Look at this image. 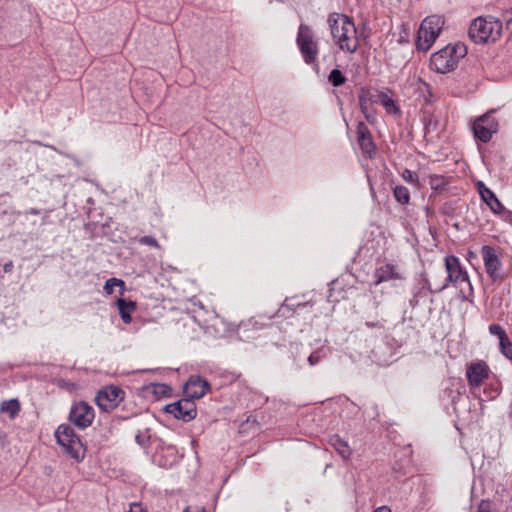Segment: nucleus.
Here are the masks:
<instances>
[{
	"label": "nucleus",
	"mask_w": 512,
	"mask_h": 512,
	"mask_svg": "<svg viewBox=\"0 0 512 512\" xmlns=\"http://www.w3.org/2000/svg\"><path fill=\"white\" fill-rule=\"evenodd\" d=\"M490 373L489 366L484 361L471 362L467 366L466 377L468 383L473 388L481 386L483 381L488 378Z\"/></svg>",
	"instance_id": "obj_13"
},
{
	"label": "nucleus",
	"mask_w": 512,
	"mask_h": 512,
	"mask_svg": "<svg viewBox=\"0 0 512 512\" xmlns=\"http://www.w3.org/2000/svg\"><path fill=\"white\" fill-rule=\"evenodd\" d=\"M360 108H361V111L363 112L366 120L370 123H373L375 121V115L370 113L366 107V102L363 98V96H360Z\"/></svg>",
	"instance_id": "obj_29"
},
{
	"label": "nucleus",
	"mask_w": 512,
	"mask_h": 512,
	"mask_svg": "<svg viewBox=\"0 0 512 512\" xmlns=\"http://www.w3.org/2000/svg\"><path fill=\"white\" fill-rule=\"evenodd\" d=\"M374 512H392L387 506L378 507Z\"/></svg>",
	"instance_id": "obj_38"
},
{
	"label": "nucleus",
	"mask_w": 512,
	"mask_h": 512,
	"mask_svg": "<svg viewBox=\"0 0 512 512\" xmlns=\"http://www.w3.org/2000/svg\"><path fill=\"white\" fill-rule=\"evenodd\" d=\"M306 305H307V303H299V304H297V307H304Z\"/></svg>",
	"instance_id": "obj_42"
},
{
	"label": "nucleus",
	"mask_w": 512,
	"mask_h": 512,
	"mask_svg": "<svg viewBox=\"0 0 512 512\" xmlns=\"http://www.w3.org/2000/svg\"><path fill=\"white\" fill-rule=\"evenodd\" d=\"M465 54L466 47L464 45H447L431 55L430 67L437 73H448L456 68L460 58Z\"/></svg>",
	"instance_id": "obj_3"
},
{
	"label": "nucleus",
	"mask_w": 512,
	"mask_h": 512,
	"mask_svg": "<svg viewBox=\"0 0 512 512\" xmlns=\"http://www.w3.org/2000/svg\"><path fill=\"white\" fill-rule=\"evenodd\" d=\"M499 347L501 353L508 359L512 360V341L509 337H506V340H501L499 342Z\"/></svg>",
	"instance_id": "obj_25"
},
{
	"label": "nucleus",
	"mask_w": 512,
	"mask_h": 512,
	"mask_svg": "<svg viewBox=\"0 0 512 512\" xmlns=\"http://www.w3.org/2000/svg\"><path fill=\"white\" fill-rule=\"evenodd\" d=\"M115 287H120V293L123 294L125 290V283L123 280L118 278H110L105 282L104 291L106 294L111 295L114 292Z\"/></svg>",
	"instance_id": "obj_23"
},
{
	"label": "nucleus",
	"mask_w": 512,
	"mask_h": 512,
	"mask_svg": "<svg viewBox=\"0 0 512 512\" xmlns=\"http://www.w3.org/2000/svg\"><path fill=\"white\" fill-rule=\"evenodd\" d=\"M328 80L334 87H339L345 83L346 77L339 69H333L328 76Z\"/></svg>",
	"instance_id": "obj_24"
},
{
	"label": "nucleus",
	"mask_w": 512,
	"mask_h": 512,
	"mask_svg": "<svg viewBox=\"0 0 512 512\" xmlns=\"http://www.w3.org/2000/svg\"><path fill=\"white\" fill-rule=\"evenodd\" d=\"M444 20L439 15L426 17L418 30L416 45L418 50L428 51L439 36Z\"/></svg>",
	"instance_id": "obj_6"
},
{
	"label": "nucleus",
	"mask_w": 512,
	"mask_h": 512,
	"mask_svg": "<svg viewBox=\"0 0 512 512\" xmlns=\"http://www.w3.org/2000/svg\"><path fill=\"white\" fill-rule=\"evenodd\" d=\"M393 195L397 202L402 205L408 204L410 201V192L408 188L402 185H398L393 189Z\"/></svg>",
	"instance_id": "obj_22"
},
{
	"label": "nucleus",
	"mask_w": 512,
	"mask_h": 512,
	"mask_svg": "<svg viewBox=\"0 0 512 512\" xmlns=\"http://www.w3.org/2000/svg\"><path fill=\"white\" fill-rule=\"evenodd\" d=\"M502 22L494 17H478L469 27V36L476 44L496 42L502 34Z\"/></svg>",
	"instance_id": "obj_2"
},
{
	"label": "nucleus",
	"mask_w": 512,
	"mask_h": 512,
	"mask_svg": "<svg viewBox=\"0 0 512 512\" xmlns=\"http://www.w3.org/2000/svg\"><path fill=\"white\" fill-rule=\"evenodd\" d=\"M378 98L379 102L383 105V107L386 109L388 113L395 114L399 112V109L396 106L394 100L387 93L381 92L378 95Z\"/></svg>",
	"instance_id": "obj_21"
},
{
	"label": "nucleus",
	"mask_w": 512,
	"mask_h": 512,
	"mask_svg": "<svg viewBox=\"0 0 512 512\" xmlns=\"http://www.w3.org/2000/svg\"><path fill=\"white\" fill-rule=\"evenodd\" d=\"M116 305L122 321L125 324H129L132 321L131 313L136 310V303L134 301H127L123 298H119L116 301Z\"/></svg>",
	"instance_id": "obj_19"
},
{
	"label": "nucleus",
	"mask_w": 512,
	"mask_h": 512,
	"mask_svg": "<svg viewBox=\"0 0 512 512\" xmlns=\"http://www.w3.org/2000/svg\"><path fill=\"white\" fill-rule=\"evenodd\" d=\"M503 214H504L505 221H508L509 223L512 224V212L505 210V212H503Z\"/></svg>",
	"instance_id": "obj_37"
},
{
	"label": "nucleus",
	"mask_w": 512,
	"mask_h": 512,
	"mask_svg": "<svg viewBox=\"0 0 512 512\" xmlns=\"http://www.w3.org/2000/svg\"><path fill=\"white\" fill-rule=\"evenodd\" d=\"M481 255L485 271L489 278L493 282L503 280L504 275L502 274V263L496 253V250L489 245H484L481 248Z\"/></svg>",
	"instance_id": "obj_10"
},
{
	"label": "nucleus",
	"mask_w": 512,
	"mask_h": 512,
	"mask_svg": "<svg viewBox=\"0 0 512 512\" xmlns=\"http://www.w3.org/2000/svg\"><path fill=\"white\" fill-rule=\"evenodd\" d=\"M68 418L79 429H86L94 421V408L85 401L76 402L71 406Z\"/></svg>",
	"instance_id": "obj_9"
},
{
	"label": "nucleus",
	"mask_w": 512,
	"mask_h": 512,
	"mask_svg": "<svg viewBox=\"0 0 512 512\" xmlns=\"http://www.w3.org/2000/svg\"><path fill=\"white\" fill-rule=\"evenodd\" d=\"M494 111L478 117L472 126L474 137L483 143L491 140L493 134L498 131V121L493 117Z\"/></svg>",
	"instance_id": "obj_8"
},
{
	"label": "nucleus",
	"mask_w": 512,
	"mask_h": 512,
	"mask_svg": "<svg viewBox=\"0 0 512 512\" xmlns=\"http://www.w3.org/2000/svg\"><path fill=\"white\" fill-rule=\"evenodd\" d=\"M126 512H144V509L142 508L141 504L139 503H132L130 505L129 511Z\"/></svg>",
	"instance_id": "obj_35"
},
{
	"label": "nucleus",
	"mask_w": 512,
	"mask_h": 512,
	"mask_svg": "<svg viewBox=\"0 0 512 512\" xmlns=\"http://www.w3.org/2000/svg\"><path fill=\"white\" fill-rule=\"evenodd\" d=\"M21 405L18 399L4 400L0 404V412L6 413L11 419H14L20 412Z\"/></svg>",
	"instance_id": "obj_20"
},
{
	"label": "nucleus",
	"mask_w": 512,
	"mask_h": 512,
	"mask_svg": "<svg viewBox=\"0 0 512 512\" xmlns=\"http://www.w3.org/2000/svg\"><path fill=\"white\" fill-rule=\"evenodd\" d=\"M468 257H469V259H471V258H476V254H475L474 252L470 251V252L468 253Z\"/></svg>",
	"instance_id": "obj_41"
},
{
	"label": "nucleus",
	"mask_w": 512,
	"mask_h": 512,
	"mask_svg": "<svg viewBox=\"0 0 512 512\" xmlns=\"http://www.w3.org/2000/svg\"><path fill=\"white\" fill-rule=\"evenodd\" d=\"M290 310H292L290 305L285 302L278 310V313H280L282 316H284L286 314V311H290Z\"/></svg>",
	"instance_id": "obj_36"
},
{
	"label": "nucleus",
	"mask_w": 512,
	"mask_h": 512,
	"mask_svg": "<svg viewBox=\"0 0 512 512\" xmlns=\"http://www.w3.org/2000/svg\"><path fill=\"white\" fill-rule=\"evenodd\" d=\"M139 243L142 245H147L150 247L160 249L158 241L153 236H143L139 239Z\"/></svg>",
	"instance_id": "obj_30"
},
{
	"label": "nucleus",
	"mask_w": 512,
	"mask_h": 512,
	"mask_svg": "<svg viewBox=\"0 0 512 512\" xmlns=\"http://www.w3.org/2000/svg\"><path fill=\"white\" fill-rule=\"evenodd\" d=\"M55 437L65 454L77 461L84 458L83 444L70 425H59L55 431Z\"/></svg>",
	"instance_id": "obj_5"
},
{
	"label": "nucleus",
	"mask_w": 512,
	"mask_h": 512,
	"mask_svg": "<svg viewBox=\"0 0 512 512\" xmlns=\"http://www.w3.org/2000/svg\"><path fill=\"white\" fill-rule=\"evenodd\" d=\"M165 411L172 414L175 418L186 422L193 420L197 415L194 401L186 397L175 403L166 405Z\"/></svg>",
	"instance_id": "obj_12"
},
{
	"label": "nucleus",
	"mask_w": 512,
	"mask_h": 512,
	"mask_svg": "<svg viewBox=\"0 0 512 512\" xmlns=\"http://www.w3.org/2000/svg\"><path fill=\"white\" fill-rule=\"evenodd\" d=\"M208 390V381L199 376H191L184 386L185 397L192 401L202 398Z\"/></svg>",
	"instance_id": "obj_14"
},
{
	"label": "nucleus",
	"mask_w": 512,
	"mask_h": 512,
	"mask_svg": "<svg viewBox=\"0 0 512 512\" xmlns=\"http://www.w3.org/2000/svg\"><path fill=\"white\" fill-rule=\"evenodd\" d=\"M489 332L492 335H495L498 337L499 342L502 340H506V337H508L505 330L499 325V324H491L489 326Z\"/></svg>",
	"instance_id": "obj_27"
},
{
	"label": "nucleus",
	"mask_w": 512,
	"mask_h": 512,
	"mask_svg": "<svg viewBox=\"0 0 512 512\" xmlns=\"http://www.w3.org/2000/svg\"><path fill=\"white\" fill-rule=\"evenodd\" d=\"M124 398V391L115 386H108L100 390L95 401L98 407L105 412L114 410Z\"/></svg>",
	"instance_id": "obj_11"
},
{
	"label": "nucleus",
	"mask_w": 512,
	"mask_h": 512,
	"mask_svg": "<svg viewBox=\"0 0 512 512\" xmlns=\"http://www.w3.org/2000/svg\"><path fill=\"white\" fill-rule=\"evenodd\" d=\"M331 36L340 50L354 53L359 48V38L354 22L346 15L332 13L327 20Z\"/></svg>",
	"instance_id": "obj_1"
},
{
	"label": "nucleus",
	"mask_w": 512,
	"mask_h": 512,
	"mask_svg": "<svg viewBox=\"0 0 512 512\" xmlns=\"http://www.w3.org/2000/svg\"><path fill=\"white\" fill-rule=\"evenodd\" d=\"M12 267H13V264H12V262L10 261V262H8V263H6V264L4 265V271H5V272H9V271H11Z\"/></svg>",
	"instance_id": "obj_40"
},
{
	"label": "nucleus",
	"mask_w": 512,
	"mask_h": 512,
	"mask_svg": "<svg viewBox=\"0 0 512 512\" xmlns=\"http://www.w3.org/2000/svg\"><path fill=\"white\" fill-rule=\"evenodd\" d=\"M375 285H379L382 282H386L389 280H397L402 279L401 273L396 265L387 263L383 266H380L375 271Z\"/></svg>",
	"instance_id": "obj_17"
},
{
	"label": "nucleus",
	"mask_w": 512,
	"mask_h": 512,
	"mask_svg": "<svg viewBox=\"0 0 512 512\" xmlns=\"http://www.w3.org/2000/svg\"><path fill=\"white\" fill-rule=\"evenodd\" d=\"M429 184L433 190H441L446 186L447 182L442 176L431 175L429 179Z\"/></svg>",
	"instance_id": "obj_26"
},
{
	"label": "nucleus",
	"mask_w": 512,
	"mask_h": 512,
	"mask_svg": "<svg viewBox=\"0 0 512 512\" xmlns=\"http://www.w3.org/2000/svg\"><path fill=\"white\" fill-rule=\"evenodd\" d=\"M329 444L337 451V453L345 460L350 459L352 450L348 443L339 435L334 434L329 437Z\"/></svg>",
	"instance_id": "obj_18"
},
{
	"label": "nucleus",
	"mask_w": 512,
	"mask_h": 512,
	"mask_svg": "<svg viewBox=\"0 0 512 512\" xmlns=\"http://www.w3.org/2000/svg\"><path fill=\"white\" fill-rule=\"evenodd\" d=\"M296 42L305 63H315L318 57L319 48L318 43L314 40L313 32L309 26L304 24L299 26Z\"/></svg>",
	"instance_id": "obj_7"
},
{
	"label": "nucleus",
	"mask_w": 512,
	"mask_h": 512,
	"mask_svg": "<svg viewBox=\"0 0 512 512\" xmlns=\"http://www.w3.org/2000/svg\"><path fill=\"white\" fill-rule=\"evenodd\" d=\"M167 391H170L169 386L164 385V384L156 385L155 393L165 394Z\"/></svg>",
	"instance_id": "obj_34"
},
{
	"label": "nucleus",
	"mask_w": 512,
	"mask_h": 512,
	"mask_svg": "<svg viewBox=\"0 0 512 512\" xmlns=\"http://www.w3.org/2000/svg\"><path fill=\"white\" fill-rule=\"evenodd\" d=\"M476 512H495L492 507L491 503L489 501L482 500L480 504L478 505V509Z\"/></svg>",
	"instance_id": "obj_31"
},
{
	"label": "nucleus",
	"mask_w": 512,
	"mask_h": 512,
	"mask_svg": "<svg viewBox=\"0 0 512 512\" xmlns=\"http://www.w3.org/2000/svg\"><path fill=\"white\" fill-rule=\"evenodd\" d=\"M136 442L141 446H146L149 440V436L146 433L139 432L135 436Z\"/></svg>",
	"instance_id": "obj_32"
},
{
	"label": "nucleus",
	"mask_w": 512,
	"mask_h": 512,
	"mask_svg": "<svg viewBox=\"0 0 512 512\" xmlns=\"http://www.w3.org/2000/svg\"><path fill=\"white\" fill-rule=\"evenodd\" d=\"M357 141L364 153L371 156L372 152L375 151L371 133L364 122H359L357 125Z\"/></svg>",
	"instance_id": "obj_16"
},
{
	"label": "nucleus",
	"mask_w": 512,
	"mask_h": 512,
	"mask_svg": "<svg viewBox=\"0 0 512 512\" xmlns=\"http://www.w3.org/2000/svg\"><path fill=\"white\" fill-rule=\"evenodd\" d=\"M445 268L447 277L440 283L435 285L433 288L431 283L426 280V286L431 293H439L446 289L449 284H457L459 282H467L470 290L472 291V285L468 276L467 271L462 267L458 257L454 255H448L445 257Z\"/></svg>",
	"instance_id": "obj_4"
},
{
	"label": "nucleus",
	"mask_w": 512,
	"mask_h": 512,
	"mask_svg": "<svg viewBox=\"0 0 512 512\" xmlns=\"http://www.w3.org/2000/svg\"><path fill=\"white\" fill-rule=\"evenodd\" d=\"M40 213L39 209L31 208L30 210L26 211L25 214H32V215H38Z\"/></svg>",
	"instance_id": "obj_39"
},
{
	"label": "nucleus",
	"mask_w": 512,
	"mask_h": 512,
	"mask_svg": "<svg viewBox=\"0 0 512 512\" xmlns=\"http://www.w3.org/2000/svg\"><path fill=\"white\" fill-rule=\"evenodd\" d=\"M402 178L404 179L405 182L407 183H410V184H413L415 186H418L419 185V178H418V175L414 172V171H411L409 169H405L403 172H402Z\"/></svg>",
	"instance_id": "obj_28"
},
{
	"label": "nucleus",
	"mask_w": 512,
	"mask_h": 512,
	"mask_svg": "<svg viewBox=\"0 0 512 512\" xmlns=\"http://www.w3.org/2000/svg\"><path fill=\"white\" fill-rule=\"evenodd\" d=\"M320 360H321V356L317 352L312 353L308 357V362L311 366L318 364L320 362Z\"/></svg>",
	"instance_id": "obj_33"
},
{
	"label": "nucleus",
	"mask_w": 512,
	"mask_h": 512,
	"mask_svg": "<svg viewBox=\"0 0 512 512\" xmlns=\"http://www.w3.org/2000/svg\"><path fill=\"white\" fill-rule=\"evenodd\" d=\"M476 187L481 199L487 204V206L491 209L493 213L502 214L503 212H505V207L497 198L495 193L491 189L486 187L482 181H478Z\"/></svg>",
	"instance_id": "obj_15"
}]
</instances>
